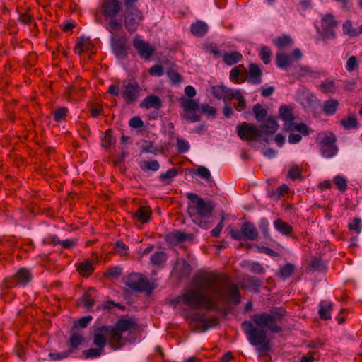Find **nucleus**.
<instances>
[{
  "label": "nucleus",
  "mask_w": 362,
  "mask_h": 362,
  "mask_svg": "<svg viewBox=\"0 0 362 362\" xmlns=\"http://www.w3.org/2000/svg\"><path fill=\"white\" fill-rule=\"evenodd\" d=\"M219 295V299L225 303L238 305L241 302V294L238 284L230 281L227 275L218 273H204L197 276L194 288L186 290L182 295L170 302L173 306L183 303L192 308H204L207 311L218 308V303L214 296L206 293Z\"/></svg>",
  "instance_id": "obj_1"
},
{
  "label": "nucleus",
  "mask_w": 362,
  "mask_h": 362,
  "mask_svg": "<svg viewBox=\"0 0 362 362\" xmlns=\"http://www.w3.org/2000/svg\"><path fill=\"white\" fill-rule=\"evenodd\" d=\"M286 310L283 308H275L269 312H261L252 315L253 322L257 325L245 320L241 326L247 335L250 344L258 346L257 352L260 356L266 355L271 350L269 339L267 338L265 329L272 333H279L282 332V327L279 323L286 315Z\"/></svg>",
  "instance_id": "obj_2"
},
{
  "label": "nucleus",
  "mask_w": 362,
  "mask_h": 362,
  "mask_svg": "<svg viewBox=\"0 0 362 362\" xmlns=\"http://www.w3.org/2000/svg\"><path fill=\"white\" fill-rule=\"evenodd\" d=\"M136 325L133 319L122 318L115 325H103L95 328L93 334V344L96 347L83 351V356L85 358L100 356L105 352L107 344L115 351L121 349L124 345L122 341L123 333L131 330Z\"/></svg>",
  "instance_id": "obj_3"
},
{
  "label": "nucleus",
  "mask_w": 362,
  "mask_h": 362,
  "mask_svg": "<svg viewBox=\"0 0 362 362\" xmlns=\"http://www.w3.org/2000/svg\"><path fill=\"white\" fill-rule=\"evenodd\" d=\"M279 128L276 119L274 116H269L265 122L259 126L243 122L237 127V134L243 141H258L263 135H272Z\"/></svg>",
  "instance_id": "obj_4"
},
{
  "label": "nucleus",
  "mask_w": 362,
  "mask_h": 362,
  "mask_svg": "<svg viewBox=\"0 0 362 362\" xmlns=\"http://www.w3.org/2000/svg\"><path fill=\"white\" fill-rule=\"evenodd\" d=\"M123 9L122 0H101L100 12L105 21H107L105 28L114 34L122 28V21L118 18Z\"/></svg>",
  "instance_id": "obj_5"
},
{
  "label": "nucleus",
  "mask_w": 362,
  "mask_h": 362,
  "mask_svg": "<svg viewBox=\"0 0 362 362\" xmlns=\"http://www.w3.org/2000/svg\"><path fill=\"white\" fill-rule=\"evenodd\" d=\"M142 88L134 79L124 80L121 89L119 85L112 84L108 87L107 93L114 96H121L127 105H134L141 95Z\"/></svg>",
  "instance_id": "obj_6"
},
{
  "label": "nucleus",
  "mask_w": 362,
  "mask_h": 362,
  "mask_svg": "<svg viewBox=\"0 0 362 362\" xmlns=\"http://www.w3.org/2000/svg\"><path fill=\"white\" fill-rule=\"evenodd\" d=\"M187 199L190 201L188 204V214L194 223L202 228H204L206 223L202 221V218H209L211 216L213 206L211 203L206 202L197 194H187Z\"/></svg>",
  "instance_id": "obj_7"
},
{
  "label": "nucleus",
  "mask_w": 362,
  "mask_h": 362,
  "mask_svg": "<svg viewBox=\"0 0 362 362\" xmlns=\"http://www.w3.org/2000/svg\"><path fill=\"white\" fill-rule=\"evenodd\" d=\"M124 284L132 290L151 293L155 288L153 283L139 273H132L124 279Z\"/></svg>",
  "instance_id": "obj_8"
},
{
  "label": "nucleus",
  "mask_w": 362,
  "mask_h": 362,
  "mask_svg": "<svg viewBox=\"0 0 362 362\" xmlns=\"http://www.w3.org/2000/svg\"><path fill=\"white\" fill-rule=\"evenodd\" d=\"M32 280V274L26 268H21L14 275L4 279L2 290L13 288L16 286H25Z\"/></svg>",
  "instance_id": "obj_9"
},
{
  "label": "nucleus",
  "mask_w": 362,
  "mask_h": 362,
  "mask_svg": "<svg viewBox=\"0 0 362 362\" xmlns=\"http://www.w3.org/2000/svg\"><path fill=\"white\" fill-rule=\"evenodd\" d=\"M143 18V13L138 7L124 8V24L129 33H134Z\"/></svg>",
  "instance_id": "obj_10"
},
{
  "label": "nucleus",
  "mask_w": 362,
  "mask_h": 362,
  "mask_svg": "<svg viewBox=\"0 0 362 362\" xmlns=\"http://www.w3.org/2000/svg\"><path fill=\"white\" fill-rule=\"evenodd\" d=\"M83 81L81 76H76L75 80L69 85L64 92V98L69 102L77 101L84 95L85 88L83 86Z\"/></svg>",
  "instance_id": "obj_11"
},
{
  "label": "nucleus",
  "mask_w": 362,
  "mask_h": 362,
  "mask_svg": "<svg viewBox=\"0 0 362 362\" xmlns=\"http://www.w3.org/2000/svg\"><path fill=\"white\" fill-rule=\"evenodd\" d=\"M181 107L185 112V114L182 115L183 119L189 122H197L200 120L201 116L197 113L199 104L194 100L182 98Z\"/></svg>",
  "instance_id": "obj_12"
},
{
  "label": "nucleus",
  "mask_w": 362,
  "mask_h": 362,
  "mask_svg": "<svg viewBox=\"0 0 362 362\" xmlns=\"http://www.w3.org/2000/svg\"><path fill=\"white\" fill-rule=\"evenodd\" d=\"M336 142L337 138L332 133L322 139L320 143V152L323 157L330 158L337 154L338 147L336 145Z\"/></svg>",
  "instance_id": "obj_13"
},
{
  "label": "nucleus",
  "mask_w": 362,
  "mask_h": 362,
  "mask_svg": "<svg viewBox=\"0 0 362 362\" xmlns=\"http://www.w3.org/2000/svg\"><path fill=\"white\" fill-rule=\"evenodd\" d=\"M111 48L115 55L119 58H125L128 55L129 47L127 45V39L123 36H115L112 34L110 38Z\"/></svg>",
  "instance_id": "obj_14"
},
{
  "label": "nucleus",
  "mask_w": 362,
  "mask_h": 362,
  "mask_svg": "<svg viewBox=\"0 0 362 362\" xmlns=\"http://www.w3.org/2000/svg\"><path fill=\"white\" fill-rule=\"evenodd\" d=\"M133 47L136 49L141 58L148 61L156 52V48L151 46L148 42L134 38L133 40Z\"/></svg>",
  "instance_id": "obj_15"
},
{
  "label": "nucleus",
  "mask_w": 362,
  "mask_h": 362,
  "mask_svg": "<svg viewBox=\"0 0 362 362\" xmlns=\"http://www.w3.org/2000/svg\"><path fill=\"white\" fill-rule=\"evenodd\" d=\"M338 23L332 14H325L322 18V28L327 37H335L334 28L337 27Z\"/></svg>",
  "instance_id": "obj_16"
},
{
  "label": "nucleus",
  "mask_w": 362,
  "mask_h": 362,
  "mask_svg": "<svg viewBox=\"0 0 362 362\" xmlns=\"http://www.w3.org/2000/svg\"><path fill=\"white\" fill-rule=\"evenodd\" d=\"M279 117L284 122V129L286 132H291V125L295 119L293 109L286 105H282L279 110Z\"/></svg>",
  "instance_id": "obj_17"
},
{
  "label": "nucleus",
  "mask_w": 362,
  "mask_h": 362,
  "mask_svg": "<svg viewBox=\"0 0 362 362\" xmlns=\"http://www.w3.org/2000/svg\"><path fill=\"white\" fill-rule=\"evenodd\" d=\"M234 90L224 86H214L211 87V93L218 100H223L226 104L230 102V97Z\"/></svg>",
  "instance_id": "obj_18"
},
{
  "label": "nucleus",
  "mask_w": 362,
  "mask_h": 362,
  "mask_svg": "<svg viewBox=\"0 0 362 362\" xmlns=\"http://www.w3.org/2000/svg\"><path fill=\"white\" fill-rule=\"evenodd\" d=\"M141 108L159 110L162 107L160 98L156 95H149L146 96L139 104Z\"/></svg>",
  "instance_id": "obj_19"
},
{
  "label": "nucleus",
  "mask_w": 362,
  "mask_h": 362,
  "mask_svg": "<svg viewBox=\"0 0 362 362\" xmlns=\"http://www.w3.org/2000/svg\"><path fill=\"white\" fill-rule=\"evenodd\" d=\"M243 238L247 240H255L258 237V232L255 225L250 222H245L241 226Z\"/></svg>",
  "instance_id": "obj_20"
},
{
  "label": "nucleus",
  "mask_w": 362,
  "mask_h": 362,
  "mask_svg": "<svg viewBox=\"0 0 362 362\" xmlns=\"http://www.w3.org/2000/svg\"><path fill=\"white\" fill-rule=\"evenodd\" d=\"M333 310V303L330 301L322 300L319 303L318 315L321 320H329L331 319V313Z\"/></svg>",
  "instance_id": "obj_21"
},
{
  "label": "nucleus",
  "mask_w": 362,
  "mask_h": 362,
  "mask_svg": "<svg viewBox=\"0 0 362 362\" xmlns=\"http://www.w3.org/2000/svg\"><path fill=\"white\" fill-rule=\"evenodd\" d=\"M151 215V209L149 206H139V209L134 213L132 217L140 221L141 223H147Z\"/></svg>",
  "instance_id": "obj_22"
},
{
  "label": "nucleus",
  "mask_w": 362,
  "mask_h": 362,
  "mask_svg": "<svg viewBox=\"0 0 362 362\" xmlns=\"http://www.w3.org/2000/svg\"><path fill=\"white\" fill-rule=\"evenodd\" d=\"M274 228L283 235L292 237L293 227L283 220L278 218L274 221Z\"/></svg>",
  "instance_id": "obj_23"
},
{
  "label": "nucleus",
  "mask_w": 362,
  "mask_h": 362,
  "mask_svg": "<svg viewBox=\"0 0 362 362\" xmlns=\"http://www.w3.org/2000/svg\"><path fill=\"white\" fill-rule=\"evenodd\" d=\"M339 106V103L336 99L325 100L322 107V111L326 116L334 115Z\"/></svg>",
  "instance_id": "obj_24"
},
{
  "label": "nucleus",
  "mask_w": 362,
  "mask_h": 362,
  "mask_svg": "<svg viewBox=\"0 0 362 362\" xmlns=\"http://www.w3.org/2000/svg\"><path fill=\"white\" fill-rule=\"evenodd\" d=\"M222 58L226 64L228 66H232L241 61L243 59V55L238 51H233L231 52H225L222 54Z\"/></svg>",
  "instance_id": "obj_25"
},
{
  "label": "nucleus",
  "mask_w": 362,
  "mask_h": 362,
  "mask_svg": "<svg viewBox=\"0 0 362 362\" xmlns=\"http://www.w3.org/2000/svg\"><path fill=\"white\" fill-rule=\"evenodd\" d=\"M76 270L83 277H88L94 271L93 263L86 260L76 264Z\"/></svg>",
  "instance_id": "obj_26"
},
{
  "label": "nucleus",
  "mask_w": 362,
  "mask_h": 362,
  "mask_svg": "<svg viewBox=\"0 0 362 362\" xmlns=\"http://www.w3.org/2000/svg\"><path fill=\"white\" fill-rule=\"evenodd\" d=\"M191 33L198 37H203L208 31V25L202 21H197L195 23L191 25Z\"/></svg>",
  "instance_id": "obj_27"
},
{
  "label": "nucleus",
  "mask_w": 362,
  "mask_h": 362,
  "mask_svg": "<svg viewBox=\"0 0 362 362\" xmlns=\"http://www.w3.org/2000/svg\"><path fill=\"white\" fill-rule=\"evenodd\" d=\"M292 62V57L290 54L278 52L276 55V64L280 69H286Z\"/></svg>",
  "instance_id": "obj_28"
},
{
  "label": "nucleus",
  "mask_w": 362,
  "mask_h": 362,
  "mask_svg": "<svg viewBox=\"0 0 362 362\" xmlns=\"http://www.w3.org/2000/svg\"><path fill=\"white\" fill-rule=\"evenodd\" d=\"M339 124L346 130L356 129L358 128V119L354 114L341 119Z\"/></svg>",
  "instance_id": "obj_29"
},
{
  "label": "nucleus",
  "mask_w": 362,
  "mask_h": 362,
  "mask_svg": "<svg viewBox=\"0 0 362 362\" xmlns=\"http://www.w3.org/2000/svg\"><path fill=\"white\" fill-rule=\"evenodd\" d=\"M262 71L259 66L255 64H251L249 66V76L250 81L254 84H259L262 81Z\"/></svg>",
  "instance_id": "obj_30"
},
{
  "label": "nucleus",
  "mask_w": 362,
  "mask_h": 362,
  "mask_svg": "<svg viewBox=\"0 0 362 362\" xmlns=\"http://www.w3.org/2000/svg\"><path fill=\"white\" fill-rule=\"evenodd\" d=\"M293 43L292 38L287 35L279 36L274 40V44L279 49L288 48L292 46Z\"/></svg>",
  "instance_id": "obj_31"
},
{
  "label": "nucleus",
  "mask_w": 362,
  "mask_h": 362,
  "mask_svg": "<svg viewBox=\"0 0 362 362\" xmlns=\"http://www.w3.org/2000/svg\"><path fill=\"white\" fill-rule=\"evenodd\" d=\"M83 341V336L78 333L74 332L71 335L66 344L70 347L69 350L73 351L74 349H78Z\"/></svg>",
  "instance_id": "obj_32"
},
{
  "label": "nucleus",
  "mask_w": 362,
  "mask_h": 362,
  "mask_svg": "<svg viewBox=\"0 0 362 362\" xmlns=\"http://www.w3.org/2000/svg\"><path fill=\"white\" fill-rule=\"evenodd\" d=\"M232 99L238 100V103L236 104H234V107L237 110L241 111L242 110L245 108L246 102H245V100L244 97L243 96L240 90H234L233 94L231 95L230 100Z\"/></svg>",
  "instance_id": "obj_33"
},
{
  "label": "nucleus",
  "mask_w": 362,
  "mask_h": 362,
  "mask_svg": "<svg viewBox=\"0 0 362 362\" xmlns=\"http://www.w3.org/2000/svg\"><path fill=\"white\" fill-rule=\"evenodd\" d=\"M178 173V170L177 168H171L169 169L167 172L164 173H161L159 175V180L164 185H170L173 180V179L177 176Z\"/></svg>",
  "instance_id": "obj_34"
},
{
  "label": "nucleus",
  "mask_w": 362,
  "mask_h": 362,
  "mask_svg": "<svg viewBox=\"0 0 362 362\" xmlns=\"http://www.w3.org/2000/svg\"><path fill=\"white\" fill-rule=\"evenodd\" d=\"M218 323V320L216 317H204V324L202 325V327L199 325H196L195 329L197 331L206 332L209 328L217 326Z\"/></svg>",
  "instance_id": "obj_35"
},
{
  "label": "nucleus",
  "mask_w": 362,
  "mask_h": 362,
  "mask_svg": "<svg viewBox=\"0 0 362 362\" xmlns=\"http://www.w3.org/2000/svg\"><path fill=\"white\" fill-rule=\"evenodd\" d=\"M141 151L142 153H149L156 155L158 153V148L154 145L153 141L149 140H143L141 141Z\"/></svg>",
  "instance_id": "obj_36"
},
{
  "label": "nucleus",
  "mask_w": 362,
  "mask_h": 362,
  "mask_svg": "<svg viewBox=\"0 0 362 362\" xmlns=\"http://www.w3.org/2000/svg\"><path fill=\"white\" fill-rule=\"evenodd\" d=\"M252 111L257 121L260 122H262L267 115V110L263 108L259 103L254 105Z\"/></svg>",
  "instance_id": "obj_37"
},
{
  "label": "nucleus",
  "mask_w": 362,
  "mask_h": 362,
  "mask_svg": "<svg viewBox=\"0 0 362 362\" xmlns=\"http://www.w3.org/2000/svg\"><path fill=\"white\" fill-rule=\"evenodd\" d=\"M310 267L313 269L314 271L317 272H325L327 270V266L322 261V259L320 257H313L310 259Z\"/></svg>",
  "instance_id": "obj_38"
},
{
  "label": "nucleus",
  "mask_w": 362,
  "mask_h": 362,
  "mask_svg": "<svg viewBox=\"0 0 362 362\" xmlns=\"http://www.w3.org/2000/svg\"><path fill=\"white\" fill-rule=\"evenodd\" d=\"M167 260V255L165 252H156L151 255V262L153 265L159 266Z\"/></svg>",
  "instance_id": "obj_39"
},
{
  "label": "nucleus",
  "mask_w": 362,
  "mask_h": 362,
  "mask_svg": "<svg viewBox=\"0 0 362 362\" xmlns=\"http://www.w3.org/2000/svg\"><path fill=\"white\" fill-rule=\"evenodd\" d=\"M69 112L68 108L65 107H62L57 108L53 112V119L56 122H60L65 120L67 117V114Z\"/></svg>",
  "instance_id": "obj_40"
},
{
  "label": "nucleus",
  "mask_w": 362,
  "mask_h": 362,
  "mask_svg": "<svg viewBox=\"0 0 362 362\" xmlns=\"http://www.w3.org/2000/svg\"><path fill=\"white\" fill-rule=\"evenodd\" d=\"M319 88L324 93H334L336 91V86L333 81L332 80H326L322 82L320 85H319Z\"/></svg>",
  "instance_id": "obj_41"
},
{
  "label": "nucleus",
  "mask_w": 362,
  "mask_h": 362,
  "mask_svg": "<svg viewBox=\"0 0 362 362\" xmlns=\"http://www.w3.org/2000/svg\"><path fill=\"white\" fill-rule=\"evenodd\" d=\"M141 168L144 171H158L160 168V164L158 161L156 160H151L148 161H144L141 165Z\"/></svg>",
  "instance_id": "obj_42"
},
{
  "label": "nucleus",
  "mask_w": 362,
  "mask_h": 362,
  "mask_svg": "<svg viewBox=\"0 0 362 362\" xmlns=\"http://www.w3.org/2000/svg\"><path fill=\"white\" fill-rule=\"evenodd\" d=\"M115 143V140L112 136V130L111 129H107L105 132V135L102 141L103 147L105 149H107Z\"/></svg>",
  "instance_id": "obj_43"
},
{
  "label": "nucleus",
  "mask_w": 362,
  "mask_h": 362,
  "mask_svg": "<svg viewBox=\"0 0 362 362\" xmlns=\"http://www.w3.org/2000/svg\"><path fill=\"white\" fill-rule=\"evenodd\" d=\"M295 267L291 263L286 264L279 271V276L286 279L290 277L294 272Z\"/></svg>",
  "instance_id": "obj_44"
},
{
  "label": "nucleus",
  "mask_w": 362,
  "mask_h": 362,
  "mask_svg": "<svg viewBox=\"0 0 362 362\" xmlns=\"http://www.w3.org/2000/svg\"><path fill=\"white\" fill-rule=\"evenodd\" d=\"M166 74L173 84H179L183 80V77L178 72L172 69H168Z\"/></svg>",
  "instance_id": "obj_45"
},
{
  "label": "nucleus",
  "mask_w": 362,
  "mask_h": 362,
  "mask_svg": "<svg viewBox=\"0 0 362 362\" xmlns=\"http://www.w3.org/2000/svg\"><path fill=\"white\" fill-rule=\"evenodd\" d=\"M177 150L180 153H186L189 150L190 146L187 141L184 139L177 137Z\"/></svg>",
  "instance_id": "obj_46"
},
{
  "label": "nucleus",
  "mask_w": 362,
  "mask_h": 362,
  "mask_svg": "<svg viewBox=\"0 0 362 362\" xmlns=\"http://www.w3.org/2000/svg\"><path fill=\"white\" fill-rule=\"evenodd\" d=\"M272 54V51L268 47H262L259 56L261 59L265 64H269L270 63Z\"/></svg>",
  "instance_id": "obj_47"
},
{
  "label": "nucleus",
  "mask_w": 362,
  "mask_h": 362,
  "mask_svg": "<svg viewBox=\"0 0 362 362\" xmlns=\"http://www.w3.org/2000/svg\"><path fill=\"white\" fill-rule=\"evenodd\" d=\"M333 182L339 190L344 192L346 189L347 180L345 177L341 175H337L334 177Z\"/></svg>",
  "instance_id": "obj_48"
},
{
  "label": "nucleus",
  "mask_w": 362,
  "mask_h": 362,
  "mask_svg": "<svg viewBox=\"0 0 362 362\" xmlns=\"http://www.w3.org/2000/svg\"><path fill=\"white\" fill-rule=\"evenodd\" d=\"M81 300L88 310L90 311L93 310L92 308L95 304V300L90 293H86L83 294L81 298Z\"/></svg>",
  "instance_id": "obj_49"
},
{
  "label": "nucleus",
  "mask_w": 362,
  "mask_h": 362,
  "mask_svg": "<svg viewBox=\"0 0 362 362\" xmlns=\"http://www.w3.org/2000/svg\"><path fill=\"white\" fill-rule=\"evenodd\" d=\"M343 31L344 34H346L351 37L358 35L357 30L353 28L351 21L347 20L343 24Z\"/></svg>",
  "instance_id": "obj_50"
},
{
  "label": "nucleus",
  "mask_w": 362,
  "mask_h": 362,
  "mask_svg": "<svg viewBox=\"0 0 362 362\" xmlns=\"http://www.w3.org/2000/svg\"><path fill=\"white\" fill-rule=\"evenodd\" d=\"M290 127L291 128V131L296 130L303 135H308L310 132L308 127L304 123L296 124L293 122Z\"/></svg>",
  "instance_id": "obj_51"
},
{
  "label": "nucleus",
  "mask_w": 362,
  "mask_h": 362,
  "mask_svg": "<svg viewBox=\"0 0 362 362\" xmlns=\"http://www.w3.org/2000/svg\"><path fill=\"white\" fill-rule=\"evenodd\" d=\"M71 353V350H67L66 351L61 353L50 352L48 356L50 360L58 361L67 358Z\"/></svg>",
  "instance_id": "obj_52"
},
{
  "label": "nucleus",
  "mask_w": 362,
  "mask_h": 362,
  "mask_svg": "<svg viewBox=\"0 0 362 362\" xmlns=\"http://www.w3.org/2000/svg\"><path fill=\"white\" fill-rule=\"evenodd\" d=\"M250 271L256 274H264L265 269L263 266L257 262H252L250 264Z\"/></svg>",
  "instance_id": "obj_53"
},
{
  "label": "nucleus",
  "mask_w": 362,
  "mask_h": 362,
  "mask_svg": "<svg viewBox=\"0 0 362 362\" xmlns=\"http://www.w3.org/2000/svg\"><path fill=\"white\" fill-rule=\"evenodd\" d=\"M288 177L291 180L301 179V170L298 165H293L288 171Z\"/></svg>",
  "instance_id": "obj_54"
},
{
  "label": "nucleus",
  "mask_w": 362,
  "mask_h": 362,
  "mask_svg": "<svg viewBox=\"0 0 362 362\" xmlns=\"http://www.w3.org/2000/svg\"><path fill=\"white\" fill-rule=\"evenodd\" d=\"M93 317L91 315L81 317L78 321L74 322V327L76 328L80 327L81 328H86L92 320Z\"/></svg>",
  "instance_id": "obj_55"
},
{
  "label": "nucleus",
  "mask_w": 362,
  "mask_h": 362,
  "mask_svg": "<svg viewBox=\"0 0 362 362\" xmlns=\"http://www.w3.org/2000/svg\"><path fill=\"white\" fill-rule=\"evenodd\" d=\"M358 69V62L355 56L351 57L346 62V70L351 72L354 70Z\"/></svg>",
  "instance_id": "obj_56"
},
{
  "label": "nucleus",
  "mask_w": 362,
  "mask_h": 362,
  "mask_svg": "<svg viewBox=\"0 0 362 362\" xmlns=\"http://www.w3.org/2000/svg\"><path fill=\"white\" fill-rule=\"evenodd\" d=\"M87 49L86 42L84 37H81L77 40L74 51L78 54H81L85 49Z\"/></svg>",
  "instance_id": "obj_57"
},
{
  "label": "nucleus",
  "mask_w": 362,
  "mask_h": 362,
  "mask_svg": "<svg viewBox=\"0 0 362 362\" xmlns=\"http://www.w3.org/2000/svg\"><path fill=\"white\" fill-rule=\"evenodd\" d=\"M206 52L213 54L215 59L222 57V54L221 53L218 47L214 43H211L206 47Z\"/></svg>",
  "instance_id": "obj_58"
},
{
  "label": "nucleus",
  "mask_w": 362,
  "mask_h": 362,
  "mask_svg": "<svg viewBox=\"0 0 362 362\" xmlns=\"http://www.w3.org/2000/svg\"><path fill=\"white\" fill-rule=\"evenodd\" d=\"M122 268H120L119 267H113L109 268L106 271L105 274L106 276L117 278L122 274Z\"/></svg>",
  "instance_id": "obj_59"
},
{
  "label": "nucleus",
  "mask_w": 362,
  "mask_h": 362,
  "mask_svg": "<svg viewBox=\"0 0 362 362\" xmlns=\"http://www.w3.org/2000/svg\"><path fill=\"white\" fill-rule=\"evenodd\" d=\"M148 74L151 76H161L164 74V70L161 65L155 64L148 69Z\"/></svg>",
  "instance_id": "obj_60"
},
{
  "label": "nucleus",
  "mask_w": 362,
  "mask_h": 362,
  "mask_svg": "<svg viewBox=\"0 0 362 362\" xmlns=\"http://www.w3.org/2000/svg\"><path fill=\"white\" fill-rule=\"evenodd\" d=\"M91 117L96 118L103 112V108L100 104H93L89 110Z\"/></svg>",
  "instance_id": "obj_61"
},
{
  "label": "nucleus",
  "mask_w": 362,
  "mask_h": 362,
  "mask_svg": "<svg viewBox=\"0 0 362 362\" xmlns=\"http://www.w3.org/2000/svg\"><path fill=\"white\" fill-rule=\"evenodd\" d=\"M361 220L359 218H354L352 222L349 223V229L350 230H355L357 233H359L361 230Z\"/></svg>",
  "instance_id": "obj_62"
},
{
  "label": "nucleus",
  "mask_w": 362,
  "mask_h": 362,
  "mask_svg": "<svg viewBox=\"0 0 362 362\" xmlns=\"http://www.w3.org/2000/svg\"><path fill=\"white\" fill-rule=\"evenodd\" d=\"M197 175L200 177L206 179L207 180L211 179V173L210 171L204 166H200L197 170Z\"/></svg>",
  "instance_id": "obj_63"
},
{
  "label": "nucleus",
  "mask_w": 362,
  "mask_h": 362,
  "mask_svg": "<svg viewBox=\"0 0 362 362\" xmlns=\"http://www.w3.org/2000/svg\"><path fill=\"white\" fill-rule=\"evenodd\" d=\"M144 122L139 117H134L129 121V125L135 129L141 128L144 126Z\"/></svg>",
  "instance_id": "obj_64"
}]
</instances>
